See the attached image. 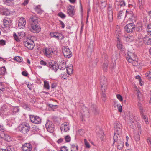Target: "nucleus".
Segmentation results:
<instances>
[{
    "label": "nucleus",
    "instance_id": "4d7b16f0",
    "mask_svg": "<svg viewBox=\"0 0 151 151\" xmlns=\"http://www.w3.org/2000/svg\"><path fill=\"white\" fill-rule=\"evenodd\" d=\"M84 142L85 143V145L86 147L87 148H89L90 147V145L89 143L87 142L86 140V139H84Z\"/></svg>",
    "mask_w": 151,
    "mask_h": 151
},
{
    "label": "nucleus",
    "instance_id": "13d9d810",
    "mask_svg": "<svg viewBox=\"0 0 151 151\" xmlns=\"http://www.w3.org/2000/svg\"><path fill=\"white\" fill-rule=\"evenodd\" d=\"M0 130L3 132L5 131V129L4 125L1 124H0Z\"/></svg>",
    "mask_w": 151,
    "mask_h": 151
},
{
    "label": "nucleus",
    "instance_id": "de8ad7c7",
    "mask_svg": "<svg viewBox=\"0 0 151 151\" xmlns=\"http://www.w3.org/2000/svg\"><path fill=\"white\" fill-rule=\"evenodd\" d=\"M65 141L67 142H69L70 141L71 137L69 135H67L65 137Z\"/></svg>",
    "mask_w": 151,
    "mask_h": 151
},
{
    "label": "nucleus",
    "instance_id": "864d4df0",
    "mask_svg": "<svg viewBox=\"0 0 151 151\" xmlns=\"http://www.w3.org/2000/svg\"><path fill=\"white\" fill-rule=\"evenodd\" d=\"M58 15L62 18H64L66 17L65 15L61 12L58 13Z\"/></svg>",
    "mask_w": 151,
    "mask_h": 151
},
{
    "label": "nucleus",
    "instance_id": "473e14b6",
    "mask_svg": "<svg viewBox=\"0 0 151 151\" xmlns=\"http://www.w3.org/2000/svg\"><path fill=\"white\" fill-rule=\"evenodd\" d=\"M56 64L55 63L50 68L51 69L53 70L55 72L57 71L58 68H59V66H58V64Z\"/></svg>",
    "mask_w": 151,
    "mask_h": 151
},
{
    "label": "nucleus",
    "instance_id": "f03ea898",
    "mask_svg": "<svg viewBox=\"0 0 151 151\" xmlns=\"http://www.w3.org/2000/svg\"><path fill=\"white\" fill-rule=\"evenodd\" d=\"M62 50L63 55L66 58H69L72 56V52L67 46L63 47Z\"/></svg>",
    "mask_w": 151,
    "mask_h": 151
},
{
    "label": "nucleus",
    "instance_id": "ea45409f",
    "mask_svg": "<svg viewBox=\"0 0 151 151\" xmlns=\"http://www.w3.org/2000/svg\"><path fill=\"white\" fill-rule=\"evenodd\" d=\"M4 138L7 141H10L12 139L11 137L7 134H4Z\"/></svg>",
    "mask_w": 151,
    "mask_h": 151
},
{
    "label": "nucleus",
    "instance_id": "4c0bfd02",
    "mask_svg": "<svg viewBox=\"0 0 151 151\" xmlns=\"http://www.w3.org/2000/svg\"><path fill=\"white\" fill-rule=\"evenodd\" d=\"M125 37L126 41L127 42H131L133 40V37L130 36H127Z\"/></svg>",
    "mask_w": 151,
    "mask_h": 151
},
{
    "label": "nucleus",
    "instance_id": "e2e57ef3",
    "mask_svg": "<svg viewBox=\"0 0 151 151\" xmlns=\"http://www.w3.org/2000/svg\"><path fill=\"white\" fill-rule=\"evenodd\" d=\"M5 90L4 86L3 85V84L0 83V90L3 91Z\"/></svg>",
    "mask_w": 151,
    "mask_h": 151
},
{
    "label": "nucleus",
    "instance_id": "a19ab883",
    "mask_svg": "<svg viewBox=\"0 0 151 151\" xmlns=\"http://www.w3.org/2000/svg\"><path fill=\"white\" fill-rule=\"evenodd\" d=\"M121 127V126L119 122H116L114 124V129L120 128Z\"/></svg>",
    "mask_w": 151,
    "mask_h": 151
},
{
    "label": "nucleus",
    "instance_id": "72a5a7b5",
    "mask_svg": "<svg viewBox=\"0 0 151 151\" xmlns=\"http://www.w3.org/2000/svg\"><path fill=\"white\" fill-rule=\"evenodd\" d=\"M106 90H104V88H101V90L102 91V99L103 101H105L106 100V94L105 93Z\"/></svg>",
    "mask_w": 151,
    "mask_h": 151
},
{
    "label": "nucleus",
    "instance_id": "aec40b11",
    "mask_svg": "<svg viewBox=\"0 0 151 151\" xmlns=\"http://www.w3.org/2000/svg\"><path fill=\"white\" fill-rule=\"evenodd\" d=\"M25 33L23 32H20L17 35L15 33L13 34V36L16 41L17 42H19L20 41L19 39L21 38L22 35H24Z\"/></svg>",
    "mask_w": 151,
    "mask_h": 151
},
{
    "label": "nucleus",
    "instance_id": "f257e3e1",
    "mask_svg": "<svg viewBox=\"0 0 151 151\" xmlns=\"http://www.w3.org/2000/svg\"><path fill=\"white\" fill-rule=\"evenodd\" d=\"M19 127L20 131L24 134L27 133L30 129L29 124L25 122H23L20 124Z\"/></svg>",
    "mask_w": 151,
    "mask_h": 151
},
{
    "label": "nucleus",
    "instance_id": "052dcab7",
    "mask_svg": "<svg viewBox=\"0 0 151 151\" xmlns=\"http://www.w3.org/2000/svg\"><path fill=\"white\" fill-rule=\"evenodd\" d=\"M55 64V63L53 61H50L48 64V66L50 68H51V67L54 64Z\"/></svg>",
    "mask_w": 151,
    "mask_h": 151
},
{
    "label": "nucleus",
    "instance_id": "58836bf2",
    "mask_svg": "<svg viewBox=\"0 0 151 151\" xmlns=\"http://www.w3.org/2000/svg\"><path fill=\"white\" fill-rule=\"evenodd\" d=\"M145 76L148 79H151V70L148 71L145 74Z\"/></svg>",
    "mask_w": 151,
    "mask_h": 151
},
{
    "label": "nucleus",
    "instance_id": "1a4fd4ad",
    "mask_svg": "<svg viewBox=\"0 0 151 151\" xmlns=\"http://www.w3.org/2000/svg\"><path fill=\"white\" fill-rule=\"evenodd\" d=\"M126 31L128 33H132L135 29L134 24L133 23H130L127 24L125 27Z\"/></svg>",
    "mask_w": 151,
    "mask_h": 151
},
{
    "label": "nucleus",
    "instance_id": "c756f323",
    "mask_svg": "<svg viewBox=\"0 0 151 151\" xmlns=\"http://www.w3.org/2000/svg\"><path fill=\"white\" fill-rule=\"evenodd\" d=\"M78 147L76 144L72 145L71 151H78Z\"/></svg>",
    "mask_w": 151,
    "mask_h": 151
},
{
    "label": "nucleus",
    "instance_id": "20e7f679",
    "mask_svg": "<svg viewBox=\"0 0 151 151\" xmlns=\"http://www.w3.org/2000/svg\"><path fill=\"white\" fill-rule=\"evenodd\" d=\"M24 44L26 47L29 50H32L34 46L33 41L28 38L24 42Z\"/></svg>",
    "mask_w": 151,
    "mask_h": 151
},
{
    "label": "nucleus",
    "instance_id": "4468645a",
    "mask_svg": "<svg viewBox=\"0 0 151 151\" xmlns=\"http://www.w3.org/2000/svg\"><path fill=\"white\" fill-rule=\"evenodd\" d=\"M119 54L118 53L116 54V53H114L112 56V64H111V66L113 68H114L115 66L116 61H118L119 60L118 59V57H119Z\"/></svg>",
    "mask_w": 151,
    "mask_h": 151
},
{
    "label": "nucleus",
    "instance_id": "0e129e2a",
    "mask_svg": "<svg viewBox=\"0 0 151 151\" xmlns=\"http://www.w3.org/2000/svg\"><path fill=\"white\" fill-rule=\"evenodd\" d=\"M122 11H120L118 13V16H117V17L119 19L121 18V17L122 16Z\"/></svg>",
    "mask_w": 151,
    "mask_h": 151
},
{
    "label": "nucleus",
    "instance_id": "e433bc0d",
    "mask_svg": "<svg viewBox=\"0 0 151 151\" xmlns=\"http://www.w3.org/2000/svg\"><path fill=\"white\" fill-rule=\"evenodd\" d=\"M66 72L69 75H70L73 73V69L72 68H67L66 70Z\"/></svg>",
    "mask_w": 151,
    "mask_h": 151
},
{
    "label": "nucleus",
    "instance_id": "a878e982",
    "mask_svg": "<svg viewBox=\"0 0 151 151\" xmlns=\"http://www.w3.org/2000/svg\"><path fill=\"white\" fill-rule=\"evenodd\" d=\"M6 72V69L5 67L0 68V79H1L2 75L4 74Z\"/></svg>",
    "mask_w": 151,
    "mask_h": 151
},
{
    "label": "nucleus",
    "instance_id": "f8f14e48",
    "mask_svg": "<svg viewBox=\"0 0 151 151\" xmlns=\"http://www.w3.org/2000/svg\"><path fill=\"white\" fill-rule=\"evenodd\" d=\"M32 148L31 145L29 143H26L22 145L21 149L23 151H31Z\"/></svg>",
    "mask_w": 151,
    "mask_h": 151
},
{
    "label": "nucleus",
    "instance_id": "a211bd4d",
    "mask_svg": "<svg viewBox=\"0 0 151 151\" xmlns=\"http://www.w3.org/2000/svg\"><path fill=\"white\" fill-rule=\"evenodd\" d=\"M151 35L147 34L145 35L143 38V40L144 43L147 45H151Z\"/></svg>",
    "mask_w": 151,
    "mask_h": 151
},
{
    "label": "nucleus",
    "instance_id": "9b49d317",
    "mask_svg": "<svg viewBox=\"0 0 151 151\" xmlns=\"http://www.w3.org/2000/svg\"><path fill=\"white\" fill-rule=\"evenodd\" d=\"M30 118L31 122L35 124H39L41 122V119L37 116L31 115L30 116Z\"/></svg>",
    "mask_w": 151,
    "mask_h": 151
},
{
    "label": "nucleus",
    "instance_id": "5701e85b",
    "mask_svg": "<svg viewBox=\"0 0 151 151\" xmlns=\"http://www.w3.org/2000/svg\"><path fill=\"white\" fill-rule=\"evenodd\" d=\"M137 106L138 109H139L141 115H143L144 114L145 111L143 109L142 105L140 102H138Z\"/></svg>",
    "mask_w": 151,
    "mask_h": 151
},
{
    "label": "nucleus",
    "instance_id": "6ab92c4d",
    "mask_svg": "<svg viewBox=\"0 0 151 151\" xmlns=\"http://www.w3.org/2000/svg\"><path fill=\"white\" fill-rule=\"evenodd\" d=\"M117 46L119 50L121 51H123L124 50V48L121 41V40L119 37L117 38Z\"/></svg>",
    "mask_w": 151,
    "mask_h": 151
},
{
    "label": "nucleus",
    "instance_id": "ddd939ff",
    "mask_svg": "<svg viewBox=\"0 0 151 151\" xmlns=\"http://www.w3.org/2000/svg\"><path fill=\"white\" fill-rule=\"evenodd\" d=\"M93 41L91 40L89 47L87 50V56L88 57L91 55L93 50Z\"/></svg>",
    "mask_w": 151,
    "mask_h": 151
},
{
    "label": "nucleus",
    "instance_id": "9d476101",
    "mask_svg": "<svg viewBox=\"0 0 151 151\" xmlns=\"http://www.w3.org/2000/svg\"><path fill=\"white\" fill-rule=\"evenodd\" d=\"M26 24L25 19L23 17L20 18L18 20L17 27L20 29L24 28Z\"/></svg>",
    "mask_w": 151,
    "mask_h": 151
},
{
    "label": "nucleus",
    "instance_id": "680f3d73",
    "mask_svg": "<svg viewBox=\"0 0 151 151\" xmlns=\"http://www.w3.org/2000/svg\"><path fill=\"white\" fill-rule=\"evenodd\" d=\"M120 6H124L125 5V2L123 1H121L119 2Z\"/></svg>",
    "mask_w": 151,
    "mask_h": 151
},
{
    "label": "nucleus",
    "instance_id": "774afa93",
    "mask_svg": "<svg viewBox=\"0 0 151 151\" xmlns=\"http://www.w3.org/2000/svg\"><path fill=\"white\" fill-rule=\"evenodd\" d=\"M19 109L17 107H15L13 109V111L15 112H18L19 111Z\"/></svg>",
    "mask_w": 151,
    "mask_h": 151
},
{
    "label": "nucleus",
    "instance_id": "8fccbe9b",
    "mask_svg": "<svg viewBox=\"0 0 151 151\" xmlns=\"http://www.w3.org/2000/svg\"><path fill=\"white\" fill-rule=\"evenodd\" d=\"M47 105L49 107L52 109H55L58 107L57 105H54L51 104H49Z\"/></svg>",
    "mask_w": 151,
    "mask_h": 151
},
{
    "label": "nucleus",
    "instance_id": "49530a36",
    "mask_svg": "<svg viewBox=\"0 0 151 151\" xmlns=\"http://www.w3.org/2000/svg\"><path fill=\"white\" fill-rule=\"evenodd\" d=\"M107 4V2L105 1L101 2L100 7L101 8H104L106 6Z\"/></svg>",
    "mask_w": 151,
    "mask_h": 151
},
{
    "label": "nucleus",
    "instance_id": "412c9836",
    "mask_svg": "<svg viewBox=\"0 0 151 151\" xmlns=\"http://www.w3.org/2000/svg\"><path fill=\"white\" fill-rule=\"evenodd\" d=\"M30 19L32 21L31 24L33 25H39L38 22L40 21V19L38 17L35 16H32L31 17Z\"/></svg>",
    "mask_w": 151,
    "mask_h": 151
},
{
    "label": "nucleus",
    "instance_id": "f3484780",
    "mask_svg": "<svg viewBox=\"0 0 151 151\" xmlns=\"http://www.w3.org/2000/svg\"><path fill=\"white\" fill-rule=\"evenodd\" d=\"M74 8V6H72L71 5L68 7L67 13L69 16L72 17L74 15L75 12Z\"/></svg>",
    "mask_w": 151,
    "mask_h": 151
},
{
    "label": "nucleus",
    "instance_id": "7ed1b4c3",
    "mask_svg": "<svg viewBox=\"0 0 151 151\" xmlns=\"http://www.w3.org/2000/svg\"><path fill=\"white\" fill-rule=\"evenodd\" d=\"M128 56L127 57V59L129 63H132V64L134 65H136L137 61L134 60L135 55L134 53H132L131 52H129L127 53Z\"/></svg>",
    "mask_w": 151,
    "mask_h": 151
},
{
    "label": "nucleus",
    "instance_id": "b1692460",
    "mask_svg": "<svg viewBox=\"0 0 151 151\" xmlns=\"http://www.w3.org/2000/svg\"><path fill=\"white\" fill-rule=\"evenodd\" d=\"M12 21L10 19L7 20L4 19L3 20V23L4 26L6 27L9 28L10 25Z\"/></svg>",
    "mask_w": 151,
    "mask_h": 151
},
{
    "label": "nucleus",
    "instance_id": "09e8293b",
    "mask_svg": "<svg viewBox=\"0 0 151 151\" xmlns=\"http://www.w3.org/2000/svg\"><path fill=\"white\" fill-rule=\"evenodd\" d=\"M141 116L145 122H146V124H147L148 123L147 117L146 116L144 115V114L143 115H142Z\"/></svg>",
    "mask_w": 151,
    "mask_h": 151
},
{
    "label": "nucleus",
    "instance_id": "c85d7f7f",
    "mask_svg": "<svg viewBox=\"0 0 151 151\" xmlns=\"http://www.w3.org/2000/svg\"><path fill=\"white\" fill-rule=\"evenodd\" d=\"M35 10L37 13L40 14H42L43 12V10L40 8V5H38L36 6L35 8Z\"/></svg>",
    "mask_w": 151,
    "mask_h": 151
},
{
    "label": "nucleus",
    "instance_id": "37998d69",
    "mask_svg": "<svg viewBox=\"0 0 151 151\" xmlns=\"http://www.w3.org/2000/svg\"><path fill=\"white\" fill-rule=\"evenodd\" d=\"M14 59L18 62H20L22 61V58L20 56H17L14 57Z\"/></svg>",
    "mask_w": 151,
    "mask_h": 151
},
{
    "label": "nucleus",
    "instance_id": "5fc2aeb1",
    "mask_svg": "<svg viewBox=\"0 0 151 151\" xmlns=\"http://www.w3.org/2000/svg\"><path fill=\"white\" fill-rule=\"evenodd\" d=\"M139 0V5L140 9H141L143 7V3L142 1V0Z\"/></svg>",
    "mask_w": 151,
    "mask_h": 151
},
{
    "label": "nucleus",
    "instance_id": "423d86ee",
    "mask_svg": "<svg viewBox=\"0 0 151 151\" xmlns=\"http://www.w3.org/2000/svg\"><path fill=\"white\" fill-rule=\"evenodd\" d=\"M44 54L47 57H49L51 55H55L56 53V51H53L51 48H45L43 51Z\"/></svg>",
    "mask_w": 151,
    "mask_h": 151
},
{
    "label": "nucleus",
    "instance_id": "bb28decb",
    "mask_svg": "<svg viewBox=\"0 0 151 151\" xmlns=\"http://www.w3.org/2000/svg\"><path fill=\"white\" fill-rule=\"evenodd\" d=\"M61 63L58 66H59V68L60 70H65V68H66V62L64 61H63L62 62H61Z\"/></svg>",
    "mask_w": 151,
    "mask_h": 151
},
{
    "label": "nucleus",
    "instance_id": "7c9ffc66",
    "mask_svg": "<svg viewBox=\"0 0 151 151\" xmlns=\"http://www.w3.org/2000/svg\"><path fill=\"white\" fill-rule=\"evenodd\" d=\"M147 32L149 35H151V23L149 24L147 26Z\"/></svg>",
    "mask_w": 151,
    "mask_h": 151
},
{
    "label": "nucleus",
    "instance_id": "603ef678",
    "mask_svg": "<svg viewBox=\"0 0 151 151\" xmlns=\"http://www.w3.org/2000/svg\"><path fill=\"white\" fill-rule=\"evenodd\" d=\"M60 151H68V149L67 147L64 146L61 147Z\"/></svg>",
    "mask_w": 151,
    "mask_h": 151
},
{
    "label": "nucleus",
    "instance_id": "338daca9",
    "mask_svg": "<svg viewBox=\"0 0 151 151\" xmlns=\"http://www.w3.org/2000/svg\"><path fill=\"white\" fill-rule=\"evenodd\" d=\"M6 42L3 39L0 40V44L2 45H4L5 44Z\"/></svg>",
    "mask_w": 151,
    "mask_h": 151
},
{
    "label": "nucleus",
    "instance_id": "6e6552de",
    "mask_svg": "<svg viewBox=\"0 0 151 151\" xmlns=\"http://www.w3.org/2000/svg\"><path fill=\"white\" fill-rule=\"evenodd\" d=\"M107 12L108 20L110 22H112L113 19V11L112 6L109 5L107 8Z\"/></svg>",
    "mask_w": 151,
    "mask_h": 151
},
{
    "label": "nucleus",
    "instance_id": "c9c22d12",
    "mask_svg": "<svg viewBox=\"0 0 151 151\" xmlns=\"http://www.w3.org/2000/svg\"><path fill=\"white\" fill-rule=\"evenodd\" d=\"M13 0H4V3L7 6H9L12 4Z\"/></svg>",
    "mask_w": 151,
    "mask_h": 151
},
{
    "label": "nucleus",
    "instance_id": "2f4dec72",
    "mask_svg": "<svg viewBox=\"0 0 151 151\" xmlns=\"http://www.w3.org/2000/svg\"><path fill=\"white\" fill-rule=\"evenodd\" d=\"M53 36L54 37H55L57 39H59V37L62 36V37L61 38V39H62L63 38V35L62 34L59 33H58L55 32V34L54 35H53Z\"/></svg>",
    "mask_w": 151,
    "mask_h": 151
},
{
    "label": "nucleus",
    "instance_id": "a18cd8bd",
    "mask_svg": "<svg viewBox=\"0 0 151 151\" xmlns=\"http://www.w3.org/2000/svg\"><path fill=\"white\" fill-rule=\"evenodd\" d=\"M44 87L47 89H49L50 86L48 82L47 81L44 82Z\"/></svg>",
    "mask_w": 151,
    "mask_h": 151
},
{
    "label": "nucleus",
    "instance_id": "69168bd1",
    "mask_svg": "<svg viewBox=\"0 0 151 151\" xmlns=\"http://www.w3.org/2000/svg\"><path fill=\"white\" fill-rule=\"evenodd\" d=\"M40 63L42 65L46 66L47 65V63L43 60H41L40 61Z\"/></svg>",
    "mask_w": 151,
    "mask_h": 151
},
{
    "label": "nucleus",
    "instance_id": "3c124183",
    "mask_svg": "<svg viewBox=\"0 0 151 151\" xmlns=\"http://www.w3.org/2000/svg\"><path fill=\"white\" fill-rule=\"evenodd\" d=\"M114 129L115 131H116L117 132V134H118L119 135L121 134L122 131L121 127Z\"/></svg>",
    "mask_w": 151,
    "mask_h": 151
},
{
    "label": "nucleus",
    "instance_id": "c03bdc74",
    "mask_svg": "<svg viewBox=\"0 0 151 151\" xmlns=\"http://www.w3.org/2000/svg\"><path fill=\"white\" fill-rule=\"evenodd\" d=\"M61 78L65 80H67L68 78V76H67V74L65 73H62L61 75Z\"/></svg>",
    "mask_w": 151,
    "mask_h": 151
},
{
    "label": "nucleus",
    "instance_id": "cd10ccee",
    "mask_svg": "<svg viewBox=\"0 0 151 151\" xmlns=\"http://www.w3.org/2000/svg\"><path fill=\"white\" fill-rule=\"evenodd\" d=\"M137 92V97L138 99V102L142 100V96L140 91L137 89L136 90Z\"/></svg>",
    "mask_w": 151,
    "mask_h": 151
},
{
    "label": "nucleus",
    "instance_id": "79ce46f5",
    "mask_svg": "<svg viewBox=\"0 0 151 151\" xmlns=\"http://www.w3.org/2000/svg\"><path fill=\"white\" fill-rule=\"evenodd\" d=\"M108 66V62L107 61L104 63L103 65V69L104 71H106V69Z\"/></svg>",
    "mask_w": 151,
    "mask_h": 151
},
{
    "label": "nucleus",
    "instance_id": "f704fd0d",
    "mask_svg": "<svg viewBox=\"0 0 151 151\" xmlns=\"http://www.w3.org/2000/svg\"><path fill=\"white\" fill-rule=\"evenodd\" d=\"M126 16H128L130 18L132 19V18L133 17L134 14L132 12H129L128 11H126Z\"/></svg>",
    "mask_w": 151,
    "mask_h": 151
},
{
    "label": "nucleus",
    "instance_id": "0eeeda50",
    "mask_svg": "<svg viewBox=\"0 0 151 151\" xmlns=\"http://www.w3.org/2000/svg\"><path fill=\"white\" fill-rule=\"evenodd\" d=\"M46 127L47 131L51 133L53 132L54 130V125L52 122L50 121H48L45 124Z\"/></svg>",
    "mask_w": 151,
    "mask_h": 151
},
{
    "label": "nucleus",
    "instance_id": "bf43d9fd",
    "mask_svg": "<svg viewBox=\"0 0 151 151\" xmlns=\"http://www.w3.org/2000/svg\"><path fill=\"white\" fill-rule=\"evenodd\" d=\"M116 97L120 101H123L122 97L120 95L117 94L116 95Z\"/></svg>",
    "mask_w": 151,
    "mask_h": 151
},
{
    "label": "nucleus",
    "instance_id": "4be33fe9",
    "mask_svg": "<svg viewBox=\"0 0 151 151\" xmlns=\"http://www.w3.org/2000/svg\"><path fill=\"white\" fill-rule=\"evenodd\" d=\"M116 142L117 144V149L120 150H122L124 145V142L121 141L120 139H117Z\"/></svg>",
    "mask_w": 151,
    "mask_h": 151
},
{
    "label": "nucleus",
    "instance_id": "393cba45",
    "mask_svg": "<svg viewBox=\"0 0 151 151\" xmlns=\"http://www.w3.org/2000/svg\"><path fill=\"white\" fill-rule=\"evenodd\" d=\"M1 13L3 15L7 16L10 14V11L8 9L4 8L1 9Z\"/></svg>",
    "mask_w": 151,
    "mask_h": 151
},
{
    "label": "nucleus",
    "instance_id": "dca6fc26",
    "mask_svg": "<svg viewBox=\"0 0 151 151\" xmlns=\"http://www.w3.org/2000/svg\"><path fill=\"white\" fill-rule=\"evenodd\" d=\"M31 30L34 33L39 32L40 31L41 29L39 25H33L31 24Z\"/></svg>",
    "mask_w": 151,
    "mask_h": 151
},
{
    "label": "nucleus",
    "instance_id": "6e6d98bb",
    "mask_svg": "<svg viewBox=\"0 0 151 151\" xmlns=\"http://www.w3.org/2000/svg\"><path fill=\"white\" fill-rule=\"evenodd\" d=\"M93 112L95 115H97L99 114V111L96 107H93Z\"/></svg>",
    "mask_w": 151,
    "mask_h": 151
},
{
    "label": "nucleus",
    "instance_id": "39448f33",
    "mask_svg": "<svg viewBox=\"0 0 151 151\" xmlns=\"http://www.w3.org/2000/svg\"><path fill=\"white\" fill-rule=\"evenodd\" d=\"M100 85L101 86V88H104V90L107 89V79L104 76H101L100 78Z\"/></svg>",
    "mask_w": 151,
    "mask_h": 151
},
{
    "label": "nucleus",
    "instance_id": "2eb2a0df",
    "mask_svg": "<svg viewBox=\"0 0 151 151\" xmlns=\"http://www.w3.org/2000/svg\"><path fill=\"white\" fill-rule=\"evenodd\" d=\"M70 129L69 124L68 123L65 122L60 127L61 131H64L65 132H67Z\"/></svg>",
    "mask_w": 151,
    "mask_h": 151
}]
</instances>
